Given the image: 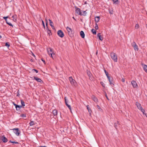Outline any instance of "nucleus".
I'll list each match as a JSON object with an SVG mask.
<instances>
[{"label": "nucleus", "mask_w": 147, "mask_h": 147, "mask_svg": "<svg viewBox=\"0 0 147 147\" xmlns=\"http://www.w3.org/2000/svg\"><path fill=\"white\" fill-rule=\"evenodd\" d=\"M47 51L50 56L53 59V57L55 55V54L54 53L53 50L51 48H49L47 49Z\"/></svg>", "instance_id": "1"}, {"label": "nucleus", "mask_w": 147, "mask_h": 147, "mask_svg": "<svg viewBox=\"0 0 147 147\" xmlns=\"http://www.w3.org/2000/svg\"><path fill=\"white\" fill-rule=\"evenodd\" d=\"M110 56L112 59H113L115 62H117V56L116 55L115 53L113 52L111 53L110 54Z\"/></svg>", "instance_id": "2"}, {"label": "nucleus", "mask_w": 147, "mask_h": 147, "mask_svg": "<svg viewBox=\"0 0 147 147\" xmlns=\"http://www.w3.org/2000/svg\"><path fill=\"white\" fill-rule=\"evenodd\" d=\"M107 78L110 84L112 86H113L114 85L113 78L112 77H110V76L108 77Z\"/></svg>", "instance_id": "3"}, {"label": "nucleus", "mask_w": 147, "mask_h": 147, "mask_svg": "<svg viewBox=\"0 0 147 147\" xmlns=\"http://www.w3.org/2000/svg\"><path fill=\"white\" fill-rule=\"evenodd\" d=\"M69 79L72 85L76 86L77 84L76 82L73 79L72 77H69Z\"/></svg>", "instance_id": "4"}, {"label": "nucleus", "mask_w": 147, "mask_h": 147, "mask_svg": "<svg viewBox=\"0 0 147 147\" xmlns=\"http://www.w3.org/2000/svg\"><path fill=\"white\" fill-rule=\"evenodd\" d=\"M12 130H13V132L16 136H19L20 133V131L19 130V128H14Z\"/></svg>", "instance_id": "5"}, {"label": "nucleus", "mask_w": 147, "mask_h": 147, "mask_svg": "<svg viewBox=\"0 0 147 147\" xmlns=\"http://www.w3.org/2000/svg\"><path fill=\"white\" fill-rule=\"evenodd\" d=\"M57 34L61 38H63L64 36V33L61 30H59L57 32Z\"/></svg>", "instance_id": "6"}, {"label": "nucleus", "mask_w": 147, "mask_h": 147, "mask_svg": "<svg viewBox=\"0 0 147 147\" xmlns=\"http://www.w3.org/2000/svg\"><path fill=\"white\" fill-rule=\"evenodd\" d=\"M132 46L134 47V48L135 51H138V50L139 49L138 48V46L135 42H133L132 43Z\"/></svg>", "instance_id": "7"}, {"label": "nucleus", "mask_w": 147, "mask_h": 147, "mask_svg": "<svg viewBox=\"0 0 147 147\" xmlns=\"http://www.w3.org/2000/svg\"><path fill=\"white\" fill-rule=\"evenodd\" d=\"M76 13H77L78 15L82 16V12H81L80 9L77 7H76Z\"/></svg>", "instance_id": "8"}, {"label": "nucleus", "mask_w": 147, "mask_h": 147, "mask_svg": "<svg viewBox=\"0 0 147 147\" xmlns=\"http://www.w3.org/2000/svg\"><path fill=\"white\" fill-rule=\"evenodd\" d=\"M131 84L133 87L134 88H136L138 86L136 82L135 81H132L131 82Z\"/></svg>", "instance_id": "9"}, {"label": "nucleus", "mask_w": 147, "mask_h": 147, "mask_svg": "<svg viewBox=\"0 0 147 147\" xmlns=\"http://www.w3.org/2000/svg\"><path fill=\"white\" fill-rule=\"evenodd\" d=\"M46 25L47 26V30L48 31V33L49 34V35H50L51 34V31L49 30V29L47 27V20L46 19Z\"/></svg>", "instance_id": "10"}, {"label": "nucleus", "mask_w": 147, "mask_h": 147, "mask_svg": "<svg viewBox=\"0 0 147 147\" xmlns=\"http://www.w3.org/2000/svg\"><path fill=\"white\" fill-rule=\"evenodd\" d=\"M136 105L138 108L139 110H141V109H143L142 107L141 106V104L139 103L138 102H136Z\"/></svg>", "instance_id": "11"}, {"label": "nucleus", "mask_w": 147, "mask_h": 147, "mask_svg": "<svg viewBox=\"0 0 147 147\" xmlns=\"http://www.w3.org/2000/svg\"><path fill=\"white\" fill-rule=\"evenodd\" d=\"M1 138V140L4 142L5 143L7 141V139L4 136H2Z\"/></svg>", "instance_id": "12"}, {"label": "nucleus", "mask_w": 147, "mask_h": 147, "mask_svg": "<svg viewBox=\"0 0 147 147\" xmlns=\"http://www.w3.org/2000/svg\"><path fill=\"white\" fill-rule=\"evenodd\" d=\"M34 78L38 82H42V81L40 78H38L37 77L34 76Z\"/></svg>", "instance_id": "13"}, {"label": "nucleus", "mask_w": 147, "mask_h": 147, "mask_svg": "<svg viewBox=\"0 0 147 147\" xmlns=\"http://www.w3.org/2000/svg\"><path fill=\"white\" fill-rule=\"evenodd\" d=\"M92 100L95 102H98V99L96 97H95L94 96L92 95Z\"/></svg>", "instance_id": "14"}, {"label": "nucleus", "mask_w": 147, "mask_h": 147, "mask_svg": "<svg viewBox=\"0 0 147 147\" xmlns=\"http://www.w3.org/2000/svg\"><path fill=\"white\" fill-rule=\"evenodd\" d=\"M97 36L98 37L99 39L101 41H102L103 39V38L101 35V33H98L97 34Z\"/></svg>", "instance_id": "15"}, {"label": "nucleus", "mask_w": 147, "mask_h": 147, "mask_svg": "<svg viewBox=\"0 0 147 147\" xmlns=\"http://www.w3.org/2000/svg\"><path fill=\"white\" fill-rule=\"evenodd\" d=\"M100 19V17L99 16H98L96 17L95 18V21L96 22V23H97L98 22Z\"/></svg>", "instance_id": "16"}, {"label": "nucleus", "mask_w": 147, "mask_h": 147, "mask_svg": "<svg viewBox=\"0 0 147 147\" xmlns=\"http://www.w3.org/2000/svg\"><path fill=\"white\" fill-rule=\"evenodd\" d=\"M80 35L82 38H84L85 37V34L83 31H81L80 32Z\"/></svg>", "instance_id": "17"}, {"label": "nucleus", "mask_w": 147, "mask_h": 147, "mask_svg": "<svg viewBox=\"0 0 147 147\" xmlns=\"http://www.w3.org/2000/svg\"><path fill=\"white\" fill-rule=\"evenodd\" d=\"M57 112L58 111L54 109L53 110L52 113L54 115H57Z\"/></svg>", "instance_id": "18"}, {"label": "nucleus", "mask_w": 147, "mask_h": 147, "mask_svg": "<svg viewBox=\"0 0 147 147\" xmlns=\"http://www.w3.org/2000/svg\"><path fill=\"white\" fill-rule=\"evenodd\" d=\"M143 69L147 73V65H144L143 66Z\"/></svg>", "instance_id": "19"}, {"label": "nucleus", "mask_w": 147, "mask_h": 147, "mask_svg": "<svg viewBox=\"0 0 147 147\" xmlns=\"http://www.w3.org/2000/svg\"><path fill=\"white\" fill-rule=\"evenodd\" d=\"M114 4H118L119 3L118 0H112Z\"/></svg>", "instance_id": "20"}, {"label": "nucleus", "mask_w": 147, "mask_h": 147, "mask_svg": "<svg viewBox=\"0 0 147 147\" xmlns=\"http://www.w3.org/2000/svg\"><path fill=\"white\" fill-rule=\"evenodd\" d=\"M66 29L67 30V31L69 33V32H72V30L71 28H69V27L68 26H67V27H66Z\"/></svg>", "instance_id": "21"}, {"label": "nucleus", "mask_w": 147, "mask_h": 147, "mask_svg": "<svg viewBox=\"0 0 147 147\" xmlns=\"http://www.w3.org/2000/svg\"><path fill=\"white\" fill-rule=\"evenodd\" d=\"M91 32L94 34H96V31L94 29H92L91 30Z\"/></svg>", "instance_id": "22"}, {"label": "nucleus", "mask_w": 147, "mask_h": 147, "mask_svg": "<svg viewBox=\"0 0 147 147\" xmlns=\"http://www.w3.org/2000/svg\"><path fill=\"white\" fill-rule=\"evenodd\" d=\"M22 107L21 105H17V106L16 107V109L17 111L20 110V108Z\"/></svg>", "instance_id": "23"}, {"label": "nucleus", "mask_w": 147, "mask_h": 147, "mask_svg": "<svg viewBox=\"0 0 147 147\" xmlns=\"http://www.w3.org/2000/svg\"><path fill=\"white\" fill-rule=\"evenodd\" d=\"M21 102L22 105L21 106H22V107H24L25 106V102L24 101L22 100H21Z\"/></svg>", "instance_id": "24"}, {"label": "nucleus", "mask_w": 147, "mask_h": 147, "mask_svg": "<svg viewBox=\"0 0 147 147\" xmlns=\"http://www.w3.org/2000/svg\"><path fill=\"white\" fill-rule=\"evenodd\" d=\"M104 71H105V72L106 74V76H107V78H108V77H109V73L108 72L106 71V70L105 69H104Z\"/></svg>", "instance_id": "25"}, {"label": "nucleus", "mask_w": 147, "mask_h": 147, "mask_svg": "<svg viewBox=\"0 0 147 147\" xmlns=\"http://www.w3.org/2000/svg\"><path fill=\"white\" fill-rule=\"evenodd\" d=\"M29 124L30 126L34 125L35 124L34 122L33 121H31L29 123Z\"/></svg>", "instance_id": "26"}, {"label": "nucleus", "mask_w": 147, "mask_h": 147, "mask_svg": "<svg viewBox=\"0 0 147 147\" xmlns=\"http://www.w3.org/2000/svg\"><path fill=\"white\" fill-rule=\"evenodd\" d=\"M9 142H11V143H13V144H19V143L18 142H15V141H12L11 140H10L9 141Z\"/></svg>", "instance_id": "27"}, {"label": "nucleus", "mask_w": 147, "mask_h": 147, "mask_svg": "<svg viewBox=\"0 0 147 147\" xmlns=\"http://www.w3.org/2000/svg\"><path fill=\"white\" fill-rule=\"evenodd\" d=\"M66 105L68 107V108H69V109H70L71 111V106L70 105H68L67 103H66Z\"/></svg>", "instance_id": "28"}, {"label": "nucleus", "mask_w": 147, "mask_h": 147, "mask_svg": "<svg viewBox=\"0 0 147 147\" xmlns=\"http://www.w3.org/2000/svg\"><path fill=\"white\" fill-rule=\"evenodd\" d=\"M109 13L111 14H113V10L112 9H111V10L110 9H109Z\"/></svg>", "instance_id": "29"}, {"label": "nucleus", "mask_w": 147, "mask_h": 147, "mask_svg": "<svg viewBox=\"0 0 147 147\" xmlns=\"http://www.w3.org/2000/svg\"><path fill=\"white\" fill-rule=\"evenodd\" d=\"M119 122L117 121V123H114V125H115V128H116V129H117V125L118 124H119Z\"/></svg>", "instance_id": "30"}, {"label": "nucleus", "mask_w": 147, "mask_h": 147, "mask_svg": "<svg viewBox=\"0 0 147 147\" xmlns=\"http://www.w3.org/2000/svg\"><path fill=\"white\" fill-rule=\"evenodd\" d=\"M5 46H6L7 47H9L10 46L9 43V42L6 43Z\"/></svg>", "instance_id": "31"}, {"label": "nucleus", "mask_w": 147, "mask_h": 147, "mask_svg": "<svg viewBox=\"0 0 147 147\" xmlns=\"http://www.w3.org/2000/svg\"><path fill=\"white\" fill-rule=\"evenodd\" d=\"M142 112L143 114H145L146 115V114L145 113V111L143 109H141L140 110Z\"/></svg>", "instance_id": "32"}, {"label": "nucleus", "mask_w": 147, "mask_h": 147, "mask_svg": "<svg viewBox=\"0 0 147 147\" xmlns=\"http://www.w3.org/2000/svg\"><path fill=\"white\" fill-rule=\"evenodd\" d=\"M100 83L103 87H105V84L102 82H101Z\"/></svg>", "instance_id": "33"}, {"label": "nucleus", "mask_w": 147, "mask_h": 147, "mask_svg": "<svg viewBox=\"0 0 147 147\" xmlns=\"http://www.w3.org/2000/svg\"><path fill=\"white\" fill-rule=\"evenodd\" d=\"M86 13H87L86 11H83V14H82V15L85 16L86 15Z\"/></svg>", "instance_id": "34"}, {"label": "nucleus", "mask_w": 147, "mask_h": 147, "mask_svg": "<svg viewBox=\"0 0 147 147\" xmlns=\"http://www.w3.org/2000/svg\"><path fill=\"white\" fill-rule=\"evenodd\" d=\"M21 117H26V114H22L20 115Z\"/></svg>", "instance_id": "35"}, {"label": "nucleus", "mask_w": 147, "mask_h": 147, "mask_svg": "<svg viewBox=\"0 0 147 147\" xmlns=\"http://www.w3.org/2000/svg\"><path fill=\"white\" fill-rule=\"evenodd\" d=\"M96 26L95 27V29L96 30H98V25L96 23Z\"/></svg>", "instance_id": "36"}, {"label": "nucleus", "mask_w": 147, "mask_h": 147, "mask_svg": "<svg viewBox=\"0 0 147 147\" xmlns=\"http://www.w3.org/2000/svg\"><path fill=\"white\" fill-rule=\"evenodd\" d=\"M42 24L43 25V26L44 28L45 29V24H44V21L42 20Z\"/></svg>", "instance_id": "37"}, {"label": "nucleus", "mask_w": 147, "mask_h": 147, "mask_svg": "<svg viewBox=\"0 0 147 147\" xmlns=\"http://www.w3.org/2000/svg\"><path fill=\"white\" fill-rule=\"evenodd\" d=\"M50 24V25L51 26V27L53 29H55V28H54V26H53V25H52V24Z\"/></svg>", "instance_id": "38"}, {"label": "nucleus", "mask_w": 147, "mask_h": 147, "mask_svg": "<svg viewBox=\"0 0 147 147\" xmlns=\"http://www.w3.org/2000/svg\"><path fill=\"white\" fill-rule=\"evenodd\" d=\"M135 28H139V25L138 24H136L135 26Z\"/></svg>", "instance_id": "39"}, {"label": "nucleus", "mask_w": 147, "mask_h": 147, "mask_svg": "<svg viewBox=\"0 0 147 147\" xmlns=\"http://www.w3.org/2000/svg\"><path fill=\"white\" fill-rule=\"evenodd\" d=\"M7 24H8V25H9L10 26L13 27V25L11 23H10V22H9V23H7Z\"/></svg>", "instance_id": "40"}, {"label": "nucleus", "mask_w": 147, "mask_h": 147, "mask_svg": "<svg viewBox=\"0 0 147 147\" xmlns=\"http://www.w3.org/2000/svg\"><path fill=\"white\" fill-rule=\"evenodd\" d=\"M89 106L88 105H87V109H88V111L89 112H90V109H89Z\"/></svg>", "instance_id": "41"}, {"label": "nucleus", "mask_w": 147, "mask_h": 147, "mask_svg": "<svg viewBox=\"0 0 147 147\" xmlns=\"http://www.w3.org/2000/svg\"><path fill=\"white\" fill-rule=\"evenodd\" d=\"M65 104H66V103H67V99H66V97H65Z\"/></svg>", "instance_id": "42"}, {"label": "nucleus", "mask_w": 147, "mask_h": 147, "mask_svg": "<svg viewBox=\"0 0 147 147\" xmlns=\"http://www.w3.org/2000/svg\"><path fill=\"white\" fill-rule=\"evenodd\" d=\"M49 24H53V22H52V21L51 20L49 19Z\"/></svg>", "instance_id": "43"}, {"label": "nucleus", "mask_w": 147, "mask_h": 147, "mask_svg": "<svg viewBox=\"0 0 147 147\" xmlns=\"http://www.w3.org/2000/svg\"><path fill=\"white\" fill-rule=\"evenodd\" d=\"M13 104L15 106L16 108V107L18 105H17L14 102H13Z\"/></svg>", "instance_id": "44"}, {"label": "nucleus", "mask_w": 147, "mask_h": 147, "mask_svg": "<svg viewBox=\"0 0 147 147\" xmlns=\"http://www.w3.org/2000/svg\"><path fill=\"white\" fill-rule=\"evenodd\" d=\"M121 81L123 82H124L125 81V79L123 78H122L121 79Z\"/></svg>", "instance_id": "45"}, {"label": "nucleus", "mask_w": 147, "mask_h": 147, "mask_svg": "<svg viewBox=\"0 0 147 147\" xmlns=\"http://www.w3.org/2000/svg\"><path fill=\"white\" fill-rule=\"evenodd\" d=\"M96 107L97 108H98V109H100V107L98 105H97Z\"/></svg>", "instance_id": "46"}, {"label": "nucleus", "mask_w": 147, "mask_h": 147, "mask_svg": "<svg viewBox=\"0 0 147 147\" xmlns=\"http://www.w3.org/2000/svg\"><path fill=\"white\" fill-rule=\"evenodd\" d=\"M32 70H34L36 72V73H38V71L37 70H36V69H33Z\"/></svg>", "instance_id": "47"}, {"label": "nucleus", "mask_w": 147, "mask_h": 147, "mask_svg": "<svg viewBox=\"0 0 147 147\" xmlns=\"http://www.w3.org/2000/svg\"><path fill=\"white\" fill-rule=\"evenodd\" d=\"M3 18L5 20V21H6V20H7V18H8V17H4Z\"/></svg>", "instance_id": "48"}, {"label": "nucleus", "mask_w": 147, "mask_h": 147, "mask_svg": "<svg viewBox=\"0 0 147 147\" xmlns=\"http://www.w3.org/2000/svg\"><path fill=\"white\" fill-rule=\"evenodd\" d=\"M18 91H19V90H18V92H17V96H18L20 95V94H19V93L18 92Z\"/></svg>", "instance_id": "49"}, {"label": "nucleus", "mask_w": 147, "mask_h": 147, "mask_svg": "<svg viewBox=\"0 0 147 147\" xmlns=\"http://www.w3.org/2000/svg\"><path fill=\"white\" fill-rule=\"evenodd\" d=\"M105 96H106V98H107V99L108 100H109V98H108V96H107V94H106V93H105Z\"/></svg>", "instance_id": "50"}, {"label": "nucleus", "mask_w": 147, "mask_h": 147, "mask_svg": "<svg viewBox=\"0 0 147 147\" xmlns=\"http://www.w3.org/2000/svg\"><path fill=\"white\" fill-rule=\"evenodd\" d=\"M13 20L14 21V22H15L16 21V18H13Z\"/></svg>", "instance_id": "51"}, {"label": "nucleus", "mask_w": 147, "mask_h": 147, "mask_svg": "<svg viewBox=\"0 0 147 147\" xmlns=\"http://www.w3.org/2000/svg\"><path fill=\"white\" fill-rule=\"evenodd\" d=\"M42 60L44 63L45 64V60H43L42 59Z\"/></svg>", "instance_id": "52"}, {"label": "nucleus", "mask_w": 147, "mask_h": 147, "mask_svg": "<svg viewBox=\"0 0 147 147\" xmlns=\"http://www.w3.org/2000/svg\"><path fill=\"white\" fill-rule=\"evenodd\" d=\"M6 21V23H7H7H9V22H8V21L7 20H6V21Z\"/></svg>", "instance_id": "53"}, {"label": "nucleus", "mask_w": 147, "mask_h": 147, "mask_svg": "<svg viewBox=\"0 0 147 147\" xmlns=\"http://www.w3.org/2000/svg\"><path fill=\"white\" fill-rule=\"evenodd\" d=\"M38 147H47L46 146H38Z\"/></svg>", "instance_id": "54"}, {"label": "nucleus", "mask_w": 147, "mask_h": 147, "mask_svg": "<svg viewBox=\"0 0 147 147\" xmlns=\"http://www.w3.org/2000/svg\"><path fill=\"white\" fill-rule=\"evenodd\" d=\"M72 18H73L75 20H76V19L75 18H74V17H72Z\"/></svg>", "instance_id": "55"}, {"label": "nucleus", "mask_w": 147, "mask_h": 147, "mask_svg": "<svg viewBox=\"0 0 147 147\" xmlns=\"http://www.w3.org/2000/svg\"><path fill=\"white\" fill-rule=\"evenodd\" d=\"M87 74H88V75L89 76H90V73H89V74H88V72H87Z\"/></svg>", "instance_id": "56"}, {"label": "nucleus", "mask_w": 147, "mask_h": 147, "mask_svg": "<svg viewBox=\"0 0 147 147\" xmlns=\"http://www.w3.org/2000/svg\"><path fill=\"white\" fill-rule=\"evenodd\" d=\"M32 55L34 57H35V56L34 54H32Z\"/></svg>", "instance_id": "57"}, {"label": "nucleus", "mask_w": 147, "mask_h": 147, "mask_svg": "<svg viewBox=\"0 0 147 147\" xmlns=\"http://www.w3.org/2000/svg\"><path fill=\"white\" fill-rule=\"evenodd\" d=\"M2 38L1 36L0 35V38Z\"/></svg>", "instance_id": "58"}, {"label": "nucleus", "mask_w": 147, "mask_h": 147, "mask_svg": "<svg viewBox=\"0 0 147 147\" xmlns=\"http://www.w3.org/2000/svg\"><path fill=\"white\" fill-rule=\"evenodd\" d=\"M146 28H147V24H146Z\"/></svg>", "instance_id": "59"}, {"label": "nucleus", "mask_w": 147, "mask_h": 147, "mask_svg": "<svg viewBox=\"0 0 147 147\" xmlns=\"http://www.w3.org/2000/svg\"><path fill=\"white\" fill-rule=\"evenodd\" d=\"M12 18H14V16H12Z\"/></svg>", "instance_id": "60"}, {"label": "nucleus", "mask_w": 147, "mask_h": 147, "mask_svg": "<svg viewBox=\"0 0 147 147\" xmlns=\"http://www.w3.org/2000/svg\"><path fill=\"white\" fill-rule=\"evenodd\" d=\"M97 54V52L96 53V54Z\"/></svg>", "instance_id": "61"}, {"label": "nucleus", "mask_w": 147, "mask_h": 147, "mask_svg": "<svg viewBox=\"0 0 147 147\" xmlns=\"http://www.w3.org/2000/svg\"><path fill=\"white\" fill-rule=\"evenodd\" d=\"M146 117H147V116H146Z\"/></svg>", "instance_id": "62"}]
</instances>
